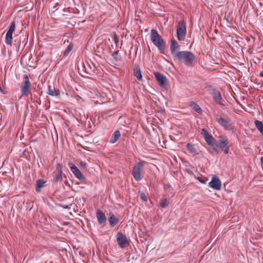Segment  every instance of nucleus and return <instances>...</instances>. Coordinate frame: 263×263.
I'll return each mask as SVG.
<instances>
[{"label":"nucleus","instance_id":"f257e3e1","mask_svg":"<svg viewBox=\"0 0 263 263\" xmlns=\"http://www.w3.org/2000/svg\"><path fill=\"white\" fill-rule=\"evenodd\" d=\"M151 40L152 43L157 47L160 52L164 53L166 49V43L156 29H152Z\"/></svg>","mask_w":263,"mask_h":263},{"label":"nucleus","instance_id":"f03ea898","mask_svg":"<svg viewBox=\"0 0 263 263\" xmlns=\"http://www.w3.org/2000/svg\"><path fill=\"white\" fill-rule=\"evenodd\" d=\"M175 57L177 58L179 62L183 63L188 66H192L195 60V55L191 52L188 51H179L178 53H176V55Z\"/></svg>","mask_w":263,"mask_h":263},{"label":"nucleus","instance_id":"7ed1b4c3","mask_svg":"<svg viewBox=\"0 0 263 263\" xmlns=\"http://www.w3.org/2000/svg\"><path fill=\"white\" fill-rule=\"evenodd\" d=\"M21 91L22 95L24 97H28L29 94H31V83L27 74L24 75L23 81L21 85Z\"/></svg>","mask_w":263,"mask_h":263},{"label":"nucleus","instance_id":"20e7f679","mask_svg":"<svg viewBox=\"0 0 263 263\" xmlns=\"http://www.w3.org/2000/svg\"><path fill=\"white\" fill-rule=\"evenodd\" d=\"M201 134L203 135L204 140L208 144L212 147L214 151H216L218 145H217L216 141L214 139L213 137L211 134H210L206 129L204 128L201 129Z\"/></svg>","mask_w":263,"mask_h":263},{"label":"nucleus","instance_id":"39448f33","mask_svg":"<svg viewBox=\"0 0 263 263\" xmlns=\"http://www.w3.org/2000/svg\"><path fill=\"white\" fill-rule=\"evenodd\" d=\"M146 163L145 161H141L137 163L133 167L132 171V175L134 179L137 181H140L142 177L141 175V172Z\"/></svg>","mask_w":263,"mask_h":263},{"label":"nucleus","instance_id":"423d86ee","mask_svg":"<svg viewBox=\"0 0 263 263\" xmlns=\"http://www.w3.org/2000/svg\"><path fill=\"white\" fill-rule=\"evenodd\" d=\"M186 25L183 21H179L177 28V35L178 40L180 41H183L186 34Z\"/></svg>","mask_w":263,"mask_h":263},{"label":"nucleus","instance_id":"0eeeda50","mask_svg":"<svg viewBox=\"0 0 263 263\" xmlns=\"http://www.w3.org/2000/svg\"><path fill=\"white\" fill-rule=\"evenodd\" d=\"M219 146L224 154H228L229 152V147L228 145L229 142L228 138L223 135H220L218 137Z\"/></svg>","mask_w":263,"mask_h":263},{"label":"nucleus","instance_id":"6e6552de","mask_svg":"<svg viewBox=\"0 0 263 263\" xmlns=\"http://www.w3.org/2000/svg\"><path fill=\"white\" fill-rule=\"evenodd\" d=\"M216 121L225 130L234 132V127L230 120L219 117L216 119Z\"/></svg>","mask_w":263,"mask_h":263},{"label":"nucleus","instance_id":"1a4fd4ad","mask_svg":"<svg viewBox=\"0 0 263 263\" xmlns=\"http://www.w3.org/2000/svg\"><path fill=\"white\" fill-rule=\"evenodd\" d=\"M62 166L60 163L56 165L55 170L53 172V182L58 183L62 180Z\"/></svg>","mask_w":263,"mask_h":263},{"label":"nucleus","instance_id":"9d476101","mask_svg":"<svg viewBox=\"0 0 263 263\" xmlns=\"http://www.w3.org/2000/svg\"><path fill=\"white\" fill-rule=\"evenodd\" d=\"M15 28V24L12 22L9 26V29L6 33L5 37L6 43L7 45H11L12 43V33Z\"/></svg>","mask_w":263,"mask_h":263},{"label":"nucleus","instance_id":"9b49d317","mask_svg":"<svg viewBox=\"0 0 263 263\" xmlns=\"http://www.w3.org/2000/svg\"><path fill=\"white\" fill-rule=\"evenodd\" d=\"M154 76L156 80L162 87H165L168 85L167 80L165 76L159 72H155Z\"/></svg>","mask_w":263,"mask_h":263},{"label":"nucleus","instance_id":"f8f14e48","mask_svg":"<svg viewBox=\"0 0 263 263\" xmlns=\"http://www.w3.org/2000/svg\"><path fill=\"white\" fill-rule=\"evenodd\" d=\"M117 241L121 248H124L128 242L127 237L122 233L118 232L117 234Z\"/></svg>","mask_w":263,"mask_h":263},{"label":"nucleus","instance_id":"ddd939ff","mask_svg":"<svg viewBox=\"0 0 263 263\" xmlns=\"http://www.w3.org/2000/svg\"><path fill=\"white\" fill-rule=\"evenodd\" d=\"M221 183L219 179L216 176H214L209 182V185L214 190H219L221 189Z\"/></svg>","mask_w":263,"mask_h":263},{"label":"nucleus","instance_id":"4468645a","mask_svg":"<svg viewBox=\"0 0 263 263\" xmlns=\"http://www.w3.org/2000/svg\"><path fill=\"white\" fill-rule=\"evenodd\" d=\"M212 96L214 101L220 105H224L225 101L222 99L220 92L218 90H214L212 93Z\"/></svg>","mask_w":263,"mask_h":263},{"label":"nucleus","instance_id":"2eb2a0df","mask_svg":"<svg viewBox=\"0 0 263 263\" xmlns=\"http://www.w3.org/2000/svg\"><path fill=\"white\" fill-rule=\"evenodd\" d=\"M69 167L71 172L73 173L75 176L80 180H84V177L79 169L74 164L72 163L69 164Z\"/></svg>","mask_w":263,"mask_h":263},{"label":"nucleus","instance_id":"dca6fc26","mask_svg":"<svg viewBox=\"0 0 263 263\" xmlns=\"http://www.w3.org/2000/svg\"><path fill=\"white\" fill-rule=\"evenodd\" d=\"M96 217L100 224H104L106 222V217L105 214L101 210H98L96 213Z\"/></svg>","mask_w":263,"mask_h":263},{"label":"nucleus","instance_id":"f3484780","mask_svg":"<svg viewBox=\"0 0 263 263\" xmlns=\"http://www.w3.org/2000/svg\"><path fill=\"white\" fill-rule=\"evenodd\" d=\"M171 44L170 46V49L173 55L175 57L176 55V53H178L179 51L178 50L179 49V45L176 41L174 39H172L171 41Z\"/></svg>","mask_w":263,"mask_h":263},{"label":"nucleus","instance_id":"a211bd4d","mask_svg":"<svg viewBox=\"0 0 263 263\" xmlns=\"http://www.w3.org/2000/svg\"><path fill=\"white\" fill-rule=\"evenodd\" d=\"M48 94L52 97H58L60 96V92L58 89L55 88L54 86H48Z\"/></svg>","mask_w":263,"mask_h":263},{"label":"nucleus","instance_id":"6ab92c4d","mask_svg":"<svg viewBox=\"0 0 263 263\" xmlns=\"http://www.w3.org/2000/svg\"><path fill=\"white\" fill-rule=\"evenodd\" d=\"M84 68L87 73H90L91 72L94 71L95 70V65L93 63H92L91 65L88 62H86L84 64Z\"/></svg>","mask_w":263,"mask_h":263},{"label":"nucleus","instance_id":"aec40b11","mask_svg":"<svg viewBox=\"0 0 263 263\" xmlns=\"http://www.w3.org/2000/svg\"><path fill=\"white\" fill-rule=\"evenodd\" d=\"M120 136H121V134H120V132L119 130L115 131L113 133V134L110 138V140L109 141L110 143L111 144H114V143H116L118 140V139H119Z\"/></svg>","mask_w":263,"mask_h":263},{"label":"nucleus","instance_id":"412c9836","mask_svg":"<svg viewBox=\"0 0 263 263\" xmlns=\"http://www.w3.org/2000/svg\"><path fill=\"white\" fill-rule=\"evenodd\" d=\"M108 220H109V222L111 227L115 226L119 222L118 219L112 214H110V217L108 219Z\"/></svg>","mask_w":263,"mask_h":263},{"label":"nucleus","instance_id":"4be33fe9","mask_svg":"<svg viewBox=\"0 0 263 263\" xmlns=\"http://www.w3.org/2000/svg\"><path fill=\"white\" fill-rule=\"evenodd\" d=\"M46 182L42 179H39L36 181V191L37 192H40L41 189L45 186Z\"/></svg>","mask_w":263,"mask_h":263},{"label":"nucleus","instance_id":"5701e85b","mask_svg":"<svg viewBox=\"0 0 263 263\" xmlns=\"http://www.w3.org/2000/svg\"><path fill=\"white\" fill-rule=\"evenodd\" d=\"M134 76L137 78L138 80H142V76L139 67H136L134 69Z\"/></svg>","mask_w":263,"mask_h":263},{"label":"nucleus","instance_id":"b1692460","mask_svg":"<svg viewBox=\"0 0 263 263\" xmlns=\"http://www.w3.org/2000/svg\"><path fill=\"white\" fill-rule=\"evenodd\" d=\"M254 123L257 129L263 135V123L259 120H255Z\"/></svg>","mask_w":263,"mask_h":263},{"label":"nucleus","instance_id":"393cba45","mask_svg":"<svg viewBox=\"0 0 263 263\" xmlns=\"http://www.w3.org/2000/svg\"><path fill=\"white\" fill-rule=\"evenodd\" d=\"M169 203L170 202L166 198L162 199L160 201V205L162 208H166Z\"/></svg>","mask_w":263,"mask_h":263},{"label":"nucleus","instance_id":"a878e982","mask_svg":"<svg viewBox=\"0 0 263 263\" xmlns=\"http://www.w3.org/2000/svg\"><path fill=\"white\" fill-rule=\"evenodd\" d=\"M73 44L70 43L68 46L67 47V48L64 50L63 55L64 57L67 56L69 53L71 51L72 48H73Z\"/></svg>","mask_w":263,"mask_h":263},{"label":"nucleus","instance_id":"bb28decb","mask_svg":"<svg viewBox=\"0 0 263 263\" xmlns=\"http://www.w3.org/2000/svg\"><path fill=\"white\" fill-rule=\"evenodd\" d=\"M186 148L190 153L192 154H194L196 153V149L192 144L190 143H187L186 145Z\"/></svg>","mask_w":263,"mask_h":263},{"label":"nucleus","instance_id":"cd10ccee","mask_svg":"<svg viewBox=\"0 0 263 263\" xmlns=\"http://www.w3.org/2000/svg\"><path fill=\"white\" fill-rule=\"evenodd\" d=\"M193 108L195 110L196 112L200 113L201 112V108L200 107L197 105L196 103H193L192 105Z\"/></svg>","mask_w":263,"mask_h":263},{"label":"nucleus","instance_id":"c85d7f7f","mask_svg":"<svg viewBox=\"0 0 263 263\" xmlns=\"http://www.w3.org/2000/svg\"><path fill=\"white\" fill-rule=\"evenodd\" d=\"M140 198L143 201H146L147 200V196L144 193H141Z\"/></svg>","mask_w":263,"mask_h":263},{"label":"nucleus","instance_id":"c756f323","mask_svg":"<svg viewBox=\"0 0 263 263\" xmlns=\"http://www.w3.org/2000/svg\"><path fill=\"white\" fill-rule=\"evenodd\" d=\"M114 41H115V42L116 44V45L118 44V42H119V39L117 36V35L116 34L114 36Z\"/></svg>","mask_w":263,"mask_h":263},{"label":"nucleus","instance_id":"7c9ffc66","mask_svg":"<svg viewBox=\"0 0 263 263\" xmlns=\"http://www.w3.org/2000/svg\"><path fill=\"white\" fill-rule=\"evenodd\" d=\"M260 166L263 171V156L260 158Z\"/></svg>","mask_w":263,"mask_h":263},{"label":"nucleus","instance_id":"2f4dec72","mask_svg":"<svg viewBox=\"0 0 263 263\" xmlns=\"http://www.w3.org/2000/svg\"><path fill=\"white\" fill-rule=\"evenodd\" d=\"M80 165H81V166H82L83 167H85L86 163L83 162V161H81L80 162Z\"/></svg>","mask_w":263,"mask_h":263},{"label":"nucleus","instance_id":"473e14b6","mask_svg":"<svg viewBox=\"0 0 263 263\" xmlns=\"http://www.w3.org/2000/svg\"><path fill=\"white\" fill-rule=\"evenodd\" d=\"M119 53V51H116V52H115L114 53H113V56H115V55H118Z\"/></svg>","mask_w":263,"mask_h":263},{"label":"nucleus","instance_id":"72a5a7b5","mask_svg":"<svg viewBox=\"0 0 263 263\" xmlns=\"http://www.w3.org/2000/svg\"><path fill=\"white\" fill-rule=\"evenodd\" d=\"M199 181H200V182H201V183H203V184H204V183H205V182L204 181L202 180H201V179H199Z\"/></svg>","mask_w":263,"mask_h":263},{"label":"nucleus","instance_id":"f704fd0d","mask_svg":"<svg viewBox=\"0 0 263 263\" xmlns=\"http://www.w3.org/2000/svg\"><path fill=\"white\" fill-rule=\"evenodd\" d=\"M259 76L260 77H263V71L259 73Z\"/></svg>","mask_w":263,"mask_h":263}]
</instances>
